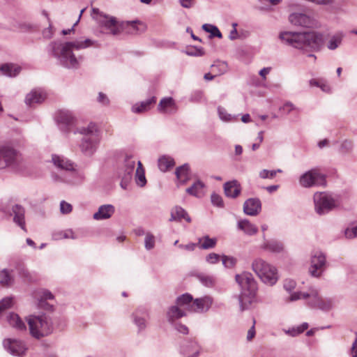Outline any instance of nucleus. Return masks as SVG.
I'll return each instance as SVG.
<instances>
[{
    "instance_id": "f257e3e1",
    "label": "nucleus",
    "mask_w": 357,
    "mask_h": 357,
    "mask_svg": "<svg viewBox=\"0 0 357 357\" xmlns=\"http://www.w3.org/2000/svg\"><path fill=\"white\" fill-rule=\"evenodd\" d=\"M279 38L285 45L303 53L319 51L324 43V34L319 31H281Z\"/></svg>"
},
{
    "instance_id": "f03ea898",
    "label": "nucleus",
    "mask_w": 357,
    "mask_h": 357,
    "mask_svg": "<svg viewBox=\"0 0 357 357\" xmlns=\"http://www.w3.org/2000/svg\"><path fill=\"white\" fill-rule=\"evenodd\" d=\"M93 45L92 40L86 39L84 40H75L61 43L52 42L50 47L52 54L57 58L60 64L67 68L77 69L79 66V59L82 58L79 56L76 58L73 54V50H79L90 47Z\"/></svg>"
},
{
    "instance_id": "7ed1b4c3",
    "label": "nucleus",
    "mask_w": 357,
    "mask_h": 357,
    "mask_svg": "<svg viewBox=\"0 0 357 357\" xmlns=\"http://www.w3.org/2000/svg\"><path fill=\"white\" fill-rule=\"evenodd\" d=\"M235 280L241 288L238 299L240 310L243 312L247 310L252 303L258 289L257 283L252 273L249 272L236 274Z\"/></svg>"
},
{
    "instance_id": "20e7f679",
    "label": "nucleus",
    "mask_w": 357,
    "mask_h": 357,
    "mask_svg": "<svg viewBox=\"0 0 357 357\" xmlns=\"http://www.w3.org/2000/svg\"><path fill=\"white\" fill-rule=\"evenodd\" d=\"M84 135L79 144L82 153L85 155H93L97 150L100 142V135L97 126L90 123L86 127H81L74 131Z\"/></svg>"
},
{
    "instance_id": "39448f33",
    "label": "nucleus",
    "mask_w": 357,
    "mask_h": 357,
    "mask_svg": "<svg viewBox=\"0 0 357 357\" xmlns=\"http://www.w3.org/2000/svg\"><path fill=\"white\" fill-rule=\"evenodd\" d=\"M252 269L266 284L273 286L278 280L276 268L261 258H257L253 260Z\"/></svg>"
},
{
    "instance_id": "423d86ee",
    "label": "nucleus",
    "mask_w": 357,
    "mask_h": 357,
    "mask_svg": "<svg viewBox=\"0 0 357 357\" xmlns=\"http://www.w3.org/2000/svg\"><path fill=\"white\" fill-rule=\"evenodd\" d=\"M30 334L36 339L48 335L52 328L50 319L45 314L29 315L26 318Z\"/></svg>"
},
{
    "instance_id": "0eeeda50",
    "label": "nucleus",
    "mask_w": 357,
    "mask_h": 357,
    "mask_svg": "<svg viewBox=\"0 0 357 357\" xmlns=\"http://www.w3.org/2000/svg\"><path fill=\"white\" fill-rule=\"evenodd\" d=\"M306 304L315 309H319L323 311H328L332 309L333 303L331 299L322 298L319 291L314 287H310L305 291L304 295Z\"/></svg>"
},
{
    "instance_id": "6e6552de",
    "label": "nucleus",
    "mask_w": 357,
    "mask_h": 357,
    "mask_svg": "<svg viewBox=\"0 0 357 357\" xmlns=\"http://www.w3.org/2000/svg\"><path fill=\"white\" fill-rule=\"evenodd\" d=\"M313 199L315 211L320 215L328 213L337 206L336 199L325 192H316Z\"/></svg>"
},
{
    "instance_id": "1a4fd4ad",
    "label": "nucleus",
    "mask_w": 357,
    "mask_h": 357,
    "mask_svg": "<svg viewBox=\"0 0 357 357\" xmlns=\"http://www.w3.org/2000/svg\"><path fill=\"white\" fill-rule=\"evenodd\" d=\"M92 13L100 26L108 31L109 33L116 36L121 32L120 25L114 17L104 14L96 8L92 9Z\"/></svg>"
},
{
    "instance_id": "9d476101",
    "label": "nucleus",
    "mask_w": 357,
    "mask_h": 357,
    "mask_svg": "<svg viewBox=\"0 0 357 357\" xmlns=\"http://www.w3.org/2000/svg\"><path fill=\"white\" fill-rule=\"evenodd\" d=\"M299 183L304 188L312 186H325L326 175L318 169H312L301 176Z\"/></svg>"
},
{
    "instance_id": "9b49d317",
    "label": "nucleus",
    "mask_w": 357,
    "mask_h": 357,
    "mask_svg": "<svg viewBox=\"0 0 357 357\" xmlns=\"http://www.w3.org/2000/svg\"><path fill=\"white\" fill-rule=\"evenodd\" d=\"M55 119L60 130L65 132H69L75 123L73 113L67 109L58 111Z\"/></svg>"
},
{
    "instance_id": "f8f14e48",
    "label": "nucleus",
    "mask_w": 357,
    "mask_h": 357,
    "mask_svg": "<svg viewBox=\"0 0 357 357\" xmlns=\"http://www.w3.org/2000/svg\"><path fill=\"white\" fill-rule=\"evenodd\" d=\"M4 349L13 356H23L27 349L24 342L17 340L7 338L3 341Z\"/></svg>"
},
{
    "instance_id": "ddd939ff",
    "label": "nucleus",
    "mask_w": 357,
    "mask_h": 357,
    "mask_svg": "<svg viewBox=\"0 0 357 357\" xmlns=\"http://www.w3.org/2000/svg\"><path fill=\"white\" fill-rule=\"evenodd\" d=\"M326 257L319 251L315 252L312 256L310 273L314 277H319L324 271Z\"/></svg>"
},
{
    "instance_id": "4468645a",
    "label": "nucleus",
    "mask_w": 357,
    "mask_h": 357,
    "mask_svg": "<svg viewBox=\"0 0 357 357\" xmlns=\"http://www.w3.org/2000/svg\"><path fill=\"white\" fill-rule=\"evenodd\" d=\"M289 20L293 25L305 28H314L317 25L316 21L313 18L304 13H291L289 16Z\"/></svg>"
},
{
    "instance_id": "2eb2a0df",
    "label": "nucleus",
    "mask_w": 357,
    "mask_h": 357,
    "mask_svg": "<svg viewBox=\"0 0 357 357\" xmlns=\"http://www.w3.org/2000/svg\"><path fill=\"white\" fill-rule=\"evenodd\" d=\"M261 210V202L259 198H249L243 204V212L250 216L257 215Z\"/></svg>"
},
{
    "instance_id": "dca6fc26",
    "label": "nucleus",
    "mask_w": 357,
    "mask_h": 357,
    "mask_svg": "<svg viewBox=\"0 0 357 357\" xmlns=\"http://www.w3.org/2000/svg\"><path fill=\"white\" fill-rule=\"evenodd\" d=\"M213 298L209 296L193 299L192 312L204 313L211 307Z\"/></svg>"
},
{
    "instance_id": "f3484780",
    "label": "nucleus",
    "mask_w": 357,
    "mask_h": 357,
    "mask_svg": "<svg viewBox=\"0 0 357 357\" xmlns=\"http://www.w3.org/2000/svg\"><path fill=\"white\" fill-rule=\"evenodd\" d=\"M20 158H0V169L8 168L13 171L22 170Z\"/></svg>"
},
{
    "instance_id": "a211bd4d",
    "label": "nucleus",
    "mask_w": 357,
    "mask_h": 357,
    "mask_svg": "<svg viewBox=\"0 0 357 357\" xmlns=\"http://www.w3.org/2000/svg\"><path fill=\"white\" fill-rule=\"evenodd\" d=\"M52 161L60 169L73 172L77 171V165L68 158H52Z\"/></svg>"
},
{
    "instance_id": "6ab92c4d",
    "label": "nucleus",
    "mask_w": 357,
    "mask_h": 357,
    "mask_svg": "<svg viewBox=\"0 0 357 357\" xmlns=\"http://www.w3.org/2000/svg\"><path fill=\"white\" fill-rule=\"evenodd\" d=\"M115 212V208L112 204H104L101 205L98 209V211L96 212L93 218L94 220H102L109 219L112 216V215Z\"/></svg>"
},
{
    "instance_id": "aec40b11",
    "label": "nucleus",
    "mask_w": 357,
    "mask_h": 357,
    "mask_svg": "<svg viewBox=\"0 0 357 357\" xmlns=\"http://www.w3.org/2000/svg\"><path fill=\"white\" fill-rule=\"evenodd\" d=\"M224 191L227 197L234 199L240 195L241 187L236 180H233L224 184Z\"/></svg>"
},
{
    "instance_id": "412c9836",
    "label": "nucleus",
    "mask_w": 357,
    "mask_h": 357,
    "mask_svg": "<svg viewBox=\"0 0 357 357\" xmlns=\"http://www.w3.org/2000/svg\"><path fill=\"white\" fill-rule=\"evenodd\" d=\"M158 109L162 113L173 114L176 112L177 108L174 100L172 97H167L160 101Z\"/></svg>"
},
{
    "instance_id": "4be33fe9",
    "label": "nucleus",
    "mask_w": 357,
    "mask_h": 357,
    "mask_svg": "<svg viewBox=\"0 0 357 357\" xmlns=\"http://www.w3.org/2000/svg\"><path fill=\"white\" fill-rule=\"evenodd\" d=\"M186 315L187 312L176 304L169 307L167 311V319L170 324L174 323L176 320L185 317Z\"/></svg>"
},
{
    "instance_id": "5701e85b",
    "label": "nucleus",
    "mask_w": 357,
    "mask_h": 357,
    "mask_svg": "<svg viewBox=\"0 0 357 357\" xmlns=\"http://www.w3.org/2000/svg\"><path fill=\"white\" fill-rule=\"evenodd\" d=\"M175 174L178 181V186L185 184L190 179V167L184 164L176 168Z\"/></svg>"
},
{
    "instance_id": "b1692460",
    "label": "nucleus",
    "mask_w": 357,
    "mask_h": 357,
    "mask_svg": "<svg viewBox=\"0 0 357 357\" xmlns=\"http://www.w3.org/2000/svg\"><path fill=\"white\" fill-rule=\"evenodd\" d=\"M176 305L185 310V312H192L193 297L188 293L183 294L176 298Z\"/></svg>"
},
{
    "instance_id": "393cba45",
    "label": "nucleus",
    "mask_w": 357,
    "mask_h": 357,
    "mask_svg": "<svg viewBox=\"0 0 357 357\" xmlns=\"http://www.w3.org/2000/svg\"><path fill=\"white\" fill-rule=\"evenodd\" d=\"M12 211L14 215V222H15L23 230L26 231L24 220V208L19 204H15L13 206Z\"/></svg>"
},
{
    "instance_id": "a878e982",
    "label": "nucleus",
    "mask_w": 357,
    "mask_h": 357,
    "mask_svg": "<svg viewBox=\"0 0 357 357\" xmlns=\"http://www.w3.org/2000/svg\"><path fill=\"white\" fill-rule=\"evenodd\" d=\"M205 184L200 180H197L194 183L185 190V192L192 196L201 198L204 195Z\"/></svg>"
},
{
    "instance_id": "bb28decb",
    "label": "nucleus",
    "mask_w": 357,
    "mask_h": 357,
    "mask_svg": "<svg viewBox=\"0 0 357 357\" xmlns=\"http://www.w3.org/2000/svg\"><path fill=\"white\" fill-rule=\"evenodd\" d=\"M45 99V94L40 90H33L28 93L25 98L27 105L31 106L35 103H40Z\"/></svg>"
},
{
    "instance_id": "cd10ccee",
    "label": "nucleus",
    "mask_w": 357,
    "mask_h": 357,
    "mask_svg": "<svg viewBox=\"0 0 357 357\" xmlns=\"http://www.w3.org/2000/svg\"><path fill=\"white\" fill-rule=\"evenodd\" d=\"M237 226L240 230L249 236L254 235L258 231V228L246 219L239 220Z\"/></svg>"
},
{
    "instance_id": "c85d7f7f",
    "label": "nucleus",
    "mask_w": 357,
    "mask_h": 357,
    "mask_svg": "<svg viewBox=\"0 0 357 357\" xmlns=\"http://www.w3.org/2000/svg\"><path fill=\"white\" fill-rule=\"evenodd\" d=\"M344 37V35L341 31L332 35L326 44L327 48L330 50H336L341 45Z\"/></svg>"
},
{
    "instance_id": "c756f323",
    "label": "nucleus",
    "mask_w": 357,
    "mask_h": 357,
    "mask_svg": "<svg viewBox=\"0 0 357 357\" xmlns=\"http://www.w3.org/2000/svg\"><path fill=\"white\" fill-rule=\"evenodd\" d=\"M261 248L272 252L279 253L283 250L284 245L282 242L277 240H269L265 241Z\"/></svg>"
},
{
    "instance_id": "7c9ffc66",
    "label": "nucleus",
    "mask_w": 357,
    "mask_h": 357,
    "mask_svg": "<svg viewBox=\"0 0 357 357\" xmlns=\"http://www.w3.org/2000/svg\"><path fill=\"white\" fill-rule=\"evenodd\" d=\"M7 320L12 327L18 331H24L26 328L25 324L17 314L10 313L7 317Z\"/></svg>"
},
{
    "instance_id": "2f4dec72",
    "label": "nucleus",
    "mask_w": 357,
    "mask_h": 357,
    "mask_svg": "<svg viewBox=\"0 0 357 357\" xmlns=\"http://www.w3.org/2000/svg\"><path fill=\"white\" fill-rule=\"evenodd\" d=\"M181 219H185L188 222H191L187 212L181 206H176L171 212L169 221L181 220Z\"/></svg>"
},
{
    "instance_id": "473e14b6",
    "label": "nucleus",
    "mask_w": 357,
    "mask_h": 357,
    "mask_svg": "<svg viewBox=\"0 0 357 357\" xmlns=\"http://www.w3.org/2000/svg\"><path fill=\"white\" fill-rule=\"evenodd\" d=\"M20 71L21 68L20 66L12 63H5L0 67V72H1L3 75L8 77H15Z\"/></svg>"
},
{
    "instance_id": "72a5a7b5",
    "label": "nucleus",
    "mask_w": 357,
    "mask_h": 357,
    "mask_svg": "<svg viewBox=\"0 0 357 357\" xmlns=\"http://www.w3.org/2000/svg\"><path fill=\"white\" fill-rule=\"evenodd\" d=\"M156 98L153 96L145 101L141 102L139 104H135L132 107V112L135 113H142L149 110L151 108V105L155 104Z\"/></svg>"
},
{
    "instance_id": "f704fd0d",
    "label": "nucleus",
    "mask_w": 357,
    "mask_h": 357,
    "mask_svg": "<svg viewBox=\"0 0 357 357\" xmlns=\"http://www.w3.org/2000/svg\"><path fill=\"white\" fill-rule=\"evenodd\" d=\"M135 181L139 187H144L146 183L144 169L139 160L137 161V167L135 171Z\"/></svg>"
},
{
    "instance_id": "c9c22d12",
    "label": "nucleus",
    "mask_w": 357,
    "mask_h": 357,
    "mask_svg": "<svg viewBox=\"0 0 357 357\" xmlns=\"http://www.w3.org/2000/svg\"><path fill=\"white\" fill-rule=\"evenodd\" d=\"M158 165L162 172H165L175 165V162L173 158H159Z\"/></svg>"
},
{
    "instance_id": "e433bc0d",
    "label": "nucleus",
    "mask_w": 357,
    "mask_h": 357,
    "mask_svg": "<svg viewBox=\"0 0 357 357\" xmlns=\"http://www.w3.org/2000/svg\"><path fill=\"white\" fill-rule=\"evenodd\" d=\"M202 29L207 33H210V38L213 37H217L218 38H222V35L218 28L216 26L209 24H204L202 26Z\"/></svg>"
},
{
    "instance_id": "4c0bfd02",
    "label": "nucleus",
    "mask_w": 357,
    "mask_h": 357,
    "mask_svg": "<svg viewBox=\"0 0 357 357\" xmlns=\"http://www.w3.org/2000/svg\"><path fill=\"white\" fill-rule=\"evenodd\" d=\"M53 238L54 240H60L63 238H72L75 239L77 236L75 235L72 229H66L64 231H61L56 232L53 234Z\"/></svg>"
},
{
    "instance_id": "58836bf2",
    "label": "nucleus",
    "mask_w": 357,
    "mask_h": 357,
    "mask_svg": "<svg viewBox=\"0 0 357 357\" xmlns=\"http://www.w3.org/2000/svg\"><path fill=\"white\" fill-rule=\"evenodd\" d=\"M13 282V278L7 269L0 271V284L3 286H10Z\"/></svg>"
},
{
    "instance_id": "ea45409f",
    "label": "nucleus",
    "mask_w": 357,
    "mask_h": 357,
    "mask_svg": "<svg viewBox=\"0 0 357 357\" xmlns=\"http://www.w3.org/2000/svg\"><path fill=\"white\" fill-rule=\"evenodd\" d=\"M140 310H137L133 314L134 323L138 327L139 331L144 330L146 325V319L144 317L139 316Z\"/></svg>"
},
{
    "instance_id": "a19ab883",
    "label": "nucleus",
    "mask_w": 357,
    "mask_h": 357,
    "mask_svg": "<svg viewBox=\"0 0 357 357\" xmlns=\"http://www.w3.org/2000/svg\"><path fill=\"white\" fill-rule=\"evenodd\" d=\"M202 240L203 242L200 244L199 248L203 250L213 248L217 243L216 238H211L208 236H205Z\"/></svg>"
},
{
    "instance_id": "79ce46f5",
    "label": "nucleus",
    "mask_w": 357,
    "mask_h": 357,
    "mask_svg": "<svg viewBox=\"0 0 357 357\" xmlns=\"http://www.w3.org/2000/svg\"><path fill=\"white\" fill-rule=\"evenodd\" d=\"M184 52L190 56H202L204 55L205 52L202 47L191 46L188 47Z\"/></svg>"
},
{
    "instance_id": "37998d69",
    "label": "nucleus",
    "mask_w": 357,
    "mask_h": 357,
    "mask_svg": "<svg viewBox=\"0 0 357 357\" xmlns=\"http://www.w3.org/2000/svg\"><path fill=\"white\" fill-rule=\"evenodd\" d=\"M221 258L223 266L227 268H232L236 264L237 259L234 257L222 255Z\"/></svg>"
},
{
    "instance_id": "c03bdc74",
    "label": "nucleus",
    "mask_w": 357,
    "mask_h": 357,
    "mask_svg": "<svg viewBox=\"0 0 357 357\" xmlns=\"http://www.w3.org/2000/svg\"><path fill=\"white\" fill-rule=\"evenodd\" d=\"M135 163L136 162L132 160V158H126L123 173H129V174L132 176V172L135 168Z\"/></svg>"
},
{
    "instance_id": "a18cd8bd",
    "label": "nucleus",
    "mask_w": 357,
    "mask_h": 357,
    "mask_svg": "<svg viewBox=\"0 0 357 357\" xmlns=\"http://www.w3.org/2000/svg\"><path fill=\"white\" fill-rule=\"evenodd\" d=\"M155 238L151 232L146 233L144 239V247L147 250H151L155 247Z\"/></svg>"
},
{
    "instance_id": "49530a36",
    "label": "nucleus",
    "mask_w": 357,
    "mask_h": 357,
    "mask_svg": "<svg viewBox=\"0 0 357 357\" xmlns=\"http://www.w3.org/2000/svg\"><path fill=\"white\" fill-rule=\"evenodd\" d=\"M0 156H17V152L11 146L4 145L0 148Z\"/></svg>"
},
{
    "instance_id": "de8ad7c7",
    "label": "nucleus",
    "mask_w": 357,
    "mask_h": 357,
    "mask_svg": "<svg viewBox=\"0 0 357 357\" xmlns=\"http://www.w3.org/2000/svg\"><path fill=\"white\" fill-rule=\"evenodd\" d=\"M39 298L38 305H43L44 301L51 300L54 298L53 294L48 290L43 289L38 292Z\"/></svg>"
},
{
    "instance_id": "09e8293b",
    "label": "nucleus",
    "mask_w": 357,
    "mask_h": 357,
    "mask_svg": "<svg viewBox=\"0 0 357 357\" xmlns=\"http://www.w3.org/2000/svg\"><path fill=\"white\" fill-rule=\"evenodd\" d=\"M119 177L121 178L120 183L121 187L123 189L126 190L130 182L131 181L132 176L129 174V173H119Z\"/></svg>"
},
{
    "instance_id": "8fccbe9b",
    "label": "nucleus",
    "mask_w": 357,
    "mask_h": 357,
    "mask_svg": "<svg viewBox=\"0 0 357 357\" xmlns=\"http://www.w3.org/2000/svg\"><path fill=\"white\" fill-rule=\"evenodd\" d=\"M199 280L206 287H211L213 284V278L211 276L200 274L197 275Z\"/></svg>"
},
{
    "instance_id": "3c124183",
    "label": "nucleus",
    "mask_w": 357,
    "mask_h": 357,
    "mask_svg": "<svg viewBox=\"0 0 357 357\" xmlns=\"http://www.w3.org/2000/svg\"><path fill=\"white\" fill-rule=\"evenodd\" d=\"M13 305V298L11 297H6L3 298L0 301V314L6 310V309H8L11 307Z\"/></svg>"
},
{
    "instance_id": "603ef678",
    "label": "nucleus",
    "mask_w": 357,
    "mask_h": 357,
    "mask_svg": "<svg viewBox=\"0 0 357 357\" xmlns=\"http://www.w3.org/2000/svg\"><path fill=\"white\" fill-rule=\"evenodd\" d=\"M307 323H303L301 326H298L296 329L292 328L291 330H289L288 331V333H289L292 336H296L304 332L306 329H307Z\"/></svg>"
},
{
    "instance_id": "864d4df0",
    "label": "nucleus",
    "mask_w": 357,
    "mask_h": 357,
    "mask_svg": "<svg viewBox=\"0 0 357 357\" xmlns=\"http://www.w3.org/2000/svg\"><path fill=\"white\" fill-rule=\"evenodd\" d=\"M211 200L214 206L218 207H223L224 203L221 196L218 194L213 193L211 196Z\"/></svg>"
},
{
    "instance_id": "5fc2aeb1",
    "label": "nucleus",
    "mask_w": 357,
    "mask_h": 357,
    "mask_svg": "<svg viewBox=\"0 0 357 357\" xmlns=\"http://www.w3.org/2000/svg\"><path fill=\"white\" fill-rule=\"evenodd\" d=\"M278 172H281V170L278 169L277 171H275V170L269 171L267 169H263L262 171L260 172L259 176L262 178H272L275 176Z\"/></svg>"
},
{
    "instance_id": "6e6d98bb",
    "label": "nucleus",
    "mask_w": 357,
    "mask_h": 357,
    "mask_svg": "<svg viewBox=\"0 0 357 357\" xmlns=\"http://www.w3.org/2000/svg\"><path fill=\"white\" fill-rule=\"evenodd\" d=\"M280 111L285 114H289L291 111L297 109L296 107L291 102H285L282 106L279 108Z\"/></svg>"
},
{
    "instance_id": "4d7b16f0",
    "label": "nucleus",
    "mask_w": 357,
    "mask_h": 357,
    "mask_svg": "<svg viewBox=\"0 0 357 357\" xmlns=\"http://www.w3.org/2000/svg\"><path fill=\"white\" fill-rule=\"evenodd\" d=\"M296 286V283L294 280L286 279L284 281V284H283L284 289L288 292H291L292 290H294L295 289Z\"/></svg>"
},
{
    "instance_id": "13d9d810",
    "label": "nucleus",
    "mask_w": 357,
    "mask_h": 357,
    "mask_svg": "<svg viewBox=\"0 0 357 357\" xmlns=\"http://www.w3.org/2000/svg\"><path fill=\"white\" fill-rule=\"evenodd\" d=\"M72 205L65 201H61L60 203V211L63 214H68L72 211Z\"/></svg>"
},
{
    "instance_id": "bf43d9fd",
    "label": "nucleus",
    "mask_w": 357,
    "mask_h": 357,
    "mask_svg": "<svg viewBox=\"0 0 357 357\" xmlns=\"http://www.w3.org/2000/svg\"><path fill=\"white\" fill-rule=\"evenodd\" d=\"M220 257L219 255L211 252L206 257V261L210 264H215L218 262Z\"/></svg>"
},
{
    "instance_id": "052dcab7",
    "label": "nucleus",
    "mask_w": 357,
    "mask_h": 357,
    "mask_svg": "<svg viewBox=\"0 0 357 357\" xmlns=\"http://www.w3.org/2000/svg\"><path fill=\"white\" fill-rule=\"evenodd\" d=\"M344 235L347 238L357 237V226L351 228H347L344 231Z\"/></svg>"
},
{
    "instance_id": "680f3d73",
    "label": "nucleus",
    "mask_w": 357,
    "mask_h": 357,
    "mask_svg": "<svg viewBox=\"0 0 357 357\" xmlns=\"http://www.w3.org/2000/svg\"><path fill=\"white\" fill-rule=\"evenodd\" d=\"M218 112L219 116L222 120L229 121L231 119V115L227 114V112H226V110L224 108L219 107L218 108Z\"/></svg>"
},
{
    "instance_id": "e2e57ef3",
    "label": "nucleus",
    "mask_w": 357,
    "mask_h": 357,
    "mask_svg": "<svg viewBox=\"0 0 357 357\" xmlns=\"http://www.w3.org/2000/svg\"><path fill=\"white\" fill-rule=\"evenodd\" d=\"M305 291H297V292H294L291 296L289 298V301H297V300H300V299H305L304 295H305Z\"/></svg>"
},
{
    "instance_id": "0e129e2a",
    "label": "nucleus",
    "mask_w": 357,
    "mask_h": 357,
    "mask_svg": "<svg viewBox=\"0 0 357 357\" xmlns=\"http://www.w3.org/2000/svg\"><path fill=\"white\" fill-rule=\"evenodd\" d=\"M97 100L99 103H100L103 105H108L109 103V100L107 98V96L102 92H100L98 93Z\"/></svg>"
},
{
    "instance_id": "69168bd1",
    "label": "nucleus",
    "mask_w": 357,
    "mask_h": 357,
    "mask_svg": "<svg viewBox=\"0 0 357 357\" xmlns=\"http://www.w3.org/2000/svg\"><path fill=\"white\" fill-rule=\"evenodd\" d=\"M197 246V243H190L186 245L180 244L178 245V248L181 249H185L188 251H193V250H195V249L196 248Z\"/></svg>"
},
{
    "instance_id": "338daca9",
    "label": "nucleus",
    "mask_w": 357,
    "mask_h": 357,
    "mask_svg": "<svg viewBox=\"0 0 357 357\" xmlns=\"http://www.w3.org/2000/svg\"><path fill=\"white\" fill-rule=\"evenodd\" d=\"M176 329L181 333L188 334V328L186 326L179 324L176 326Z\"/></svg>"
},
{
    "instance_id": "774afa93",
    "label": "nucleus",
    "mask_w": 357,
    "mask_h": 357,
    "mask_svg": "<svg viewBox=\"0 0 357 357\" xmlns=\"http://www.w3.org/2000/svg\"><path fill=\"white\" fill-rule=\"evenodd\" d=\"M351 354L353 357H357V332L356 333V340L352 344Z\"/></svg>"
}]
</instances>
